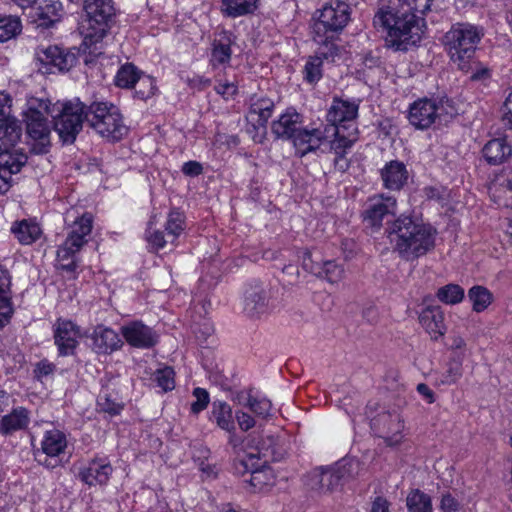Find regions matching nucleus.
Segmentation results:
<instances>
[{"label":"nucleus","instance_id":"nucleus-5","mask_svg":"<svg viewBox=\"0 0 512 512\" xmlns=\"http://www.w3.org/2000/svg\"><path fill=\"white\" fill-rule=\"evenodd\" d=\"M86 121L103 138L116 142L127 134V126L118 107L106 102H93L88 106Z\"/></svg>","mask_w":512,"mask_h":512},{"label":"nucleus","instance_id":"nucleus-54","mask_svg":"<svg viewBox=\"0 0 512 512\" xmlns=\"http://www.w3.org/2000/svg\"><path fill=\"white\" fill-rule=\"evenodd\" d=\"M61 10L60 2H53L51 4H46L44 7H40L39 16L43 20H48V22H43V24H52L59 18V11Z\"/></svg>","mask_w":512,"mask_h":512},{"label":"nucleus","instance_id":"nucleus-19","mask_svg":"<svg viewBox=\"0 0 512 512\" xmlns=\"http://www.w3.org/2000/svg\"><path fill=\"white\" fill-rule=\"evenodd\" d=\"M359 110V103L355 100L333 98V102L326 114L327 125L341 126L346 129L343 123L356 119Z\"/></svg>","mask_w":512,"mask_h":512},{"label":"nucleus","instance_id":"nucleus-33","mask_svg":"<svg viewBox=\"0 0 512 512\" xmlns=\"http://www.w3.org/2000/svg\"><path fill=\"white\" fill-rule=\"evenodd\" d=\"M100 409L110 415H118L124 408L118 392L111 389L109 384H103L97 400Z\"/></svg>","mask_w":512,"mask_h":512},{"label":"nucleus","instance_id":"nucleus-14","mask_svg":"<svg viewBox=\"0 0 512 512\" xmlns=\"http://www.w3.org/2000/svg\"><path fill=\"white\" fill-rule=\"evenodd\" d=\"M440 102L432 98H420L410 104L408 110L409 123L416 129L430 128L439 116Z\"/></svg>","mask_w":512,"mask_h":512},{"label":"nucleus","instance_id":"nucleus-43","mask_svg":"<svg viewBox=\"0 0 512 512\" xmlns=\"http://www.w3.org/2000/svg\"><path fill=\"white\" fill-rule=\"evenodd\" d=\"M133 88L135 89L134 97L142 101L150 99L157 92L155 79L145 73L137 80L136 86Z\"/></svg>","mask_w":512,"mask_h":512},{"label":"nucleus","instance_id":"nucleus-2","mask_svg":"<svg viewBox=\"0 0 512 512\" xmlns=\"http://www.w3.org/2000/svg\"><path fill=\"white\" fill-rule=\"evenodd\" d=\"M387 231L394 251L405 261H414L436 246V228L409 215H400Z\"/></svg>","mask_w":512,"mask_h":512},{"label":"nucleus","instance_id":"nucleus-21","mask_svg":"<svg viewBox=\"0 0 512 512\" xmlns=\"http://www.w3.org/2000/svg\"><path fill=\"white\" fill-rule=\"evenodd\" d=\"M235 43V36L232 32L227 30L220 31L212 42L210 65L215 69L220 66H227L230 64L232 49L231 46Z\"/></svg>","mask_w":512,"mask_h":512},{"label":"nucleus","instance_id":"nucleus-17","mask_svg":"<svg viewBox=\"0 0 512 512\" xmlns=\"http://www.w3.org/2000/svg\"><path fill=\"white\" fill-rule=\"evenodd\" d=\"M125 341L132 347L150 349L158 343V334L142 321H131L121 327Z\"/></svg>","mask_w":512,"mask_h":512},{"label":"nucleus","instance_id":"nucleus-58","mask_svg":"<svg viewBox=\"0 0 512 512\" xmlns=\"http://www.w3.org/2000/svg\"><path fill=\"white\" fill-rule=\"evenodd\" d=\"M11 277L7 269L0 265V298H10Z\"/></svg>","mask_w":512,"mask_h":512},{"label":"nucleus","instance_id":"nucleus-48","mask_svg":"<svg viewBox=\"0 0 512 512\" xmlns=\"http://www.w3.org/2000/svg\"><path fill=\"white\" fill-rule=\"evenodd\" d=\"M323 62L319 57L310 56L303 69V78L309 84H316L322 78Z\"/></svg>","mask_w":512,"mask_h":512},{"label":"nucleus","instance_id":"nucleus-29","mask_svg":"<svg viewBox=\"0 0 512 512\" xmlns=\"http://www.w3.org/2000/svg\"><path fill=\"white\" fill-rule=\"evenodd\" d=\"M31 414V411L25 407L13 408L10 413L1 418L0 433L11 435L16 431L26 430L31 422Z\"/></svg>","mask_w":512,"mask_h":512},{"label":"nucleus","instance_id":"nucleus-38","mask_svg":"<svg viewBox=\"0 0 512 512\" xmlns=\"http://www.w3.org/2000/svg\"><path fill=\"white\" fill-rule=\"evenodd\" d=\"M86 242L87 240L78 236L76 232H69L65 242L57 250V258L69 260Z\"/></svg>","mask_w":512,"mask_h":512},{"label":"nucleus","instance_id":"nucleus-1","mask_svg":"<svg viewBox=\"0 0 512 512\" xmlns=\"http://www.w3.org/2000/svg\"><path fill=\"white\" fill-rule=\"evenodd\" d=\"M433 0H398L395 8L382 7L374 15L373 24L386 32L385 43L394 51H408L421 41L425 22L423 15Z\"/></svg>","mask_w":512,"mask_h":512},{"label":"nucleus","instance_id":"nucleus-30","mask_svg":"<svg viewBox=\"0 0 512 512\" xmlns=\"http://www.w3.org/2000/svg\"><path fill=\"white\" fill-rule=\"evenodd\" d=\"M482 153L489 164L499 165L512 155V148L505 138H495L485 144Z\"/></svg>","mask_w":512,"mask_h":512},{"label":"nucleus","instance_id":"nucleus-26","mask_svg":"<svg viewBox=\"0 0 512 512\" xmlns=\"http://www.w3.org/2000/svg\"><path fill=\"white\" fill-rule=\"evenodd\" d=\"M321 131H325V138L321 139V144L330 140V148L335 154H346L349 149L352 148L354 143L357 141V129L354 128L353 132L344 135L341 133V128L334 125H325L321 128Z\"/></svg>","mask_w":512,"mask_h":512},{"label":"nucleus","instance_id":"nucleus-46","mask_svg":"<svg viewBox=\"0 0 512 512\" xmlns=\"http://www.w3.org/2000/svg\"><path fill=\"white\" fill-rule=\"evenodd\" d=\"M320 271L318 278L326 279L331 284L340 282L344 277V268L334 260L322 262Z\"/></svg>","mask_w":512,"mask_h":512},{"label":"nucleus","instance_id":"nucleus-42","mask_svg":"<svg viewBox=\"0 0 512 512\" xmlns=\"http://www.w3.org/2000/svg\"><path fill=\"white\" fill-rule=\"evenodd\" d=\"M185 227V217L183 213L172 210L167 218L165 224V231L167 238L170 239V243H173L177 237L183 232Z\"/></svg>","mask_w":512,"mask_h":512},{"label":"nucleus","instance_id":"nucleus-18","mask_svg":"<svg viewBox=\"0 0 512 512\" xmlns=\"http://www.w3.org/2000/svg\"><path fill=\"white\" fill-rule=\"evenodd\" d=\"M112 472L113 468L106 458H95L80 469L78 477L88 486L106 485Z\"/></svg>","mask_w":512,"mask_h":512},{"label":"nucleus","instance_id":"nucleus-25","mask_svg":"<svg viewBox=\"0 0 512 512\" xmlns=\"http://www.w3.org/2000/svg\"><path fill=\"white\" fill-rule=\"evenodd\" d=\"M41 447L43 454H45V460L42 461L40 457L43 455L38 454L36 456L37 461L47 467H54L53 464L47 463V457H56L65 451L67 447L66 435L58 429L48 430L44 433Z\"/></svg>","mask_w":512,"mask_h":512},{"label":"nucleus","instance_id":"nucleus-63","mask_svg":"<svg viewBox=\"0 0 512 512\" xmlns=\"http://www.w3.org/2000/svg\"><path fill=\"white\" fill-rule=\"evenodd\" d=\"M215 91L223 97L229 98L237 93V86L232 82L219 83L215 86Z\"/></svg>","mask_w":512,"mask_h":512},{"label":"nucleus","instance_id":"nucleus-35","mask_svg":"<svg viewBox=\"0 0 512 512\" xmlns=\"http://www.w3.org/2000/svg\"><path fill=\"white\" fill-rule=\"evenodd\" d=\"M143 73L133 63H125L118 69L114 83L119 88L132 89Z\"/></svg>","mask_w":512,"mask_h":512},{"label":"nucleus","instance_id":"nucleus-23","mask_svg":"<svg viewBox=\"0 0 512 512\" xmlns=\"http://www.w3.org/2000/svg\"><path fill=\"white\" fill-rule=\"evenodd\" d=\"M308 485L319 493L333 492L343 487L332 466L314 469L308 476Z\"/></svg>","mask_w":512,"mask_h":512},{"label":"nucleus","instance_id":"nucleus-8","mask_svg":"<svg viewBox=\"0 0 512 512\" xmlns=\"http://www.w3.org/2000/svg\"><path fill=\"white\" fill-rule=\"evenodd\" d=\"M350 6L343 1H335L317 10L313 17V40L321 42L327 40V35H336L342 31L350 20Z\"/></svg>","mask_w":512,"mask_h":512},{"label":"nucleus","instance_id":"nucleus-45","mask_svg":"<svg viewBox=\"0 0 512 512\" xmlns=\"http://www.w3.org/2000/svg\"><path fill=\"white\" fill-rule=\"evenodd\" d=\"M153 381L163 392L172 391L175 388V372L172 367L164 366L153 374Z\"/></svg>","mask_w":512,"mask_h":512},{"label":"nucleus","instance_id":"nucleus-53","mask_svg":"<svg viewBox=\"0 0 512 512\" xmlns=\"http://www.w3.org/2000/svg\"><path fill=\"white\" fill-rule=\"evenodd\" d=\"M92 230V216L90 214L82 215L77 221L74 222L70 232H76L78 236L86 239Z\"/></svg>","mask_w":512,"mask_h":512},{"label":"nucleus","instance_id":"nucleus-51","mask_svg":"<svg viewBox=\"0 0 512 512\" xmlns=\"http://www.w3.org/2000/svg\"><path fill=\"white\" fill-rule=\"evenodd\" d=\"M272 472L269 467L255 469L250 474L249 483L255 490H262L271 484Z\"/></svg>","mask_w":512,"mask_h":512},{"label":"nucleus","instance_id":"nucleus-61","mask_svg":"<svg viewBox=\"0 0 512 512\" xmlns=\"http://www.w3.org/2000/svg\"><path fill=\"white\" fill-rule=\"evenodd\" d=\"M236 420L241 430L248 431L255 425L254 418L248 413L238 411L236 412Z\"/></svg>","mask_w":512,"mask_h":512},{"label":"nucleus","instance_id":"nucleus-16","mask_svg":"<svg viewBox=\"0 0 512 512\" xmlns=\"http://www.w3.org/2000/svg\"><path fill=\"white\" fill-rule=\"evenodd\" d=\"M80 338L79 326L70 320H57L54 325V340L60 356L73 355Z\"/></svg>","mask_w":512,"mask_h":512},{"label":"nucleus","instance_id":"nucleus-60","mask_svg":"<svg viewBox=\"0 0 512 512\" xmlns=\"http://www.w3.org/2000/svg\"><path fill=\"white\" fill-rule=\"evenodd\" d=\"M54 370V364L50 363L48 360H41L36 364L34 374L36 378L41 379L43 377L53 374Z\"/></svg>","mask_w":512,"mask_h":512},{"label":"nucleus","instance_id":"nucleus-9","mask_svg":"<svg viewBox=\"0 0 512 512\" xmlns=\"http://www.w3.org/2000/svg\"><path fill=\"white\" fill-rule=\"evenodd\" d=\"M88 106L80 101H68L61 105L57 115L53 116V128L63 144H73L86 120Z\"/></svg>","mask_w":512,"mask_h":512},{"label":"nucleus","instance_id":"nucleus-57","mask_svg":"<svg viewBox=\"0 0 512 512\" xmlns=\"http://www.w3.org/2000/svg\"><path fill=\"white\" fill-rule=\"evenodd\" d=\"M13 314L11 298H0V328L4 327Z\"/></svg>","mask_w":512,"mask_h":512},{"label":"nucleus","instance_id":"nucleus-13","mask_svg":"<svg viewBox=\"0 0 512 512\" xmlns=\"http://www.w3.org/2000/svg\"><path fill=\"white\" fill-rule=\"evenodd\" d=\"M372 426L387 446L396 447L402 442L404 422L398 411L380 413L372 420Z\"/></svg>","mask_w":512,"mask_h":512},{"label":"nucleus","instance_id":"nucleus-7","mask_svg":"<svg viewBox=\"0 0 512 512\" xmlns=\"http://www.w3.org/2000/svg\"><path fill=\"white\" fill-rule=\"evenodd\" d=\"M55 110L56 106L51 107L49 100L38 98L28 100L27 109L24 112L26 132L37 142L39 153H46L50 146L51 128L47 116L52 115Z\"/></svg>","mask_w":512,"mask_h":512},{"label":"nucleus","instance_id":"nucleus-12","mask_svg":"<svg viewBox=\"0 0 512 512\" xmlns=\"http://www.w3.org/2000/svg\"><path fill=\"white\" fill-rule=\"evenodd\" d=\"M397 209L395 197L386 194H377L369 197L362 211L363 222L376 230L382 226L383 219L394 215Z\"/></svg>","mask_w":512,"mask_h":512},{"label":"nucleus","instance_id":"nucleus-55","mask_svg":"<svg viewBox=\"0 0 512 512\" xmlns=\"http://www.w3.org/2000/svg\"><path fill=\"white\" fill-rule=\"evenodd\" d=\"M321 265H322L321 262H317V261L313 260L312 254L310 251L305 250L303 252L302 267L305 271L318 277L321 274V271H320Z\"/></svg>","mask_w":512,"mask_h":512},{"label":"nucleus","instance_id":"nucleus-62","mask_svg":"<svg viewBox=\"0 0 512 512\" xmlns=\"http://www.w3.org/2000/svg\"><path fill=\"white\" fill-rule=\"evenodd\" d=\"M182 172L186 176L195 177L203 172V167L201 163L191 160L183 164Z\"/></svg>","mask_w":512,"mask_h":512},{"label":"nucleus","instance_id":"nucleus-52","mask_svg":"<svg viewBox=\"0 0 512 512\" xmlns=\"http://www.w3.org/2000/svg\"><path fill=\"white\" fill-rule=\"evenodd\" d=\"M193 396L196 400L191 403V412L198 414L207 408L210 401L209 393L206 389L197 387L193 390Z\"/></svg>","mask_w":512,"mask_h":512},{"label":"nucleus","instance_id":"nucleus-27","mask_svg":"<svg viewBox=\"0 0 512 512\" xmlns=\"http://www.w3.org/2000/svg\"><path fill=\"white\" fill-rule=\"evenodd\" d=\"M383 186L392 191L403 188L408 179V171L403 162L392 160L385 164L380 171Z\"/></svg>","mask_w":512,"mask_h":512},{"label":"nucleus","instance_id":"nucleus-39","mask_svg":"<svg viewBox=\"0 0 512 512\" xmlns=\"http://www.w3.org/2000/svg\"><path fill=\"white\" fill-rule=\"evenodd\" d=\"M406 501L409 512H432L431 497L418 489L411 491Z\"/></svg>","mask_w":512,"mask_h":512},{"label":"nucleus","instance_id":"nucleus-36","mask_svg":"<svg viewBox=\"0 0 512 512\" xmlns=\"http://www.w3.org/2000/svg\"><path fill=\"white\" fill-rule=\"evenodd\" d=\"M212 415L221 429L227 432L235 430L232 409L226 402H214Z\"/></svg>","mask_w":512,"mask_h":512},{"label":"nucleus","instance_id":"nucleus-6","mask_svg":"<svg viewBox=\"0 0 512 512\" xmlns=\"http://www.w3.org/2000/svg\"><path fill=\"white\" fill-rule=\"evenodd\" d=\"M481 35L477 28L467 23H458L445 34L444 44L451 60L464 69L474 56Z\"/></svg>","mask_w":512,"mask_h":512},{"label":"nucleus","instance_id":"nucleus-10","mask_svg":"<svg viewBox=\"0 0 512 512\" xmlns=\"http://www.w3.org/2000/svg\"><path fill=\"white\" fill-rule=\"evenodd\" d=\"M277 308L271 289L260 281L249 283L244 292L243 311L251 319H259Z\"/></svg>","mask_w":512,"mask_h":512},{"label":"nucleus","instance_id":"nucleus-4","mask_svg":"<svg viewBox=\"0 0 512 512\" xmlns=\"http://www.w3.org/2000/svg\"><path fill=\"white\" fill-rule=\"evenodd\" d=\"M303 116L294 108H287L277 120L271 123V132L276 139L290 140L301 157L316 151L325 138L321 128H302Z\"/></svg>","mask_w":512,"mask_h":512},{"label":"nucleus","instance_id":"nucleus-44","mask_svg":"<svg viewBox=\"0 0 512 512\" xmlns=\"http://www.w3.org/2000/svg\"><path fill=\"white\" fill-rule=\"evenodd\" d=\"M462 374V360L453 357L448 361L447 367L441 375L440 383L443 385H452L462 377Z\"/></svg>","mask_w":512,"mask_h":512},{"label":"nucleus","instance_id":"nucleus-47","mask_svg":"<svg viewBox=\"0 0 512 512\" xmlns=\"http://www.w3.org/2000/svg\"><path fill=\"white\" fill-rule=\"evenodd\" d=\"M335 35H327V40L316 42L319 47L315 52V57H319L322 62L324 60L333 62L339 54V48L335 44Z\"/></svg>","mask_w":512,"mask_h":512},{"label":"nucleus","instance_id":"nucleus-37","mask_svg":"<svg viewBox=\"0 0 512 512\" xmlns=\"http://www.w3.org/2000/svg\"><path fill=\"white\" fill-rule=\"evenodd\" d=\"M256 0H222L223 11L227 16L239 17L252 13Z\"/></svg>","mask_w":512,"mask_h":512},{"label":"nucleus","instance_id":"nucleus-49","mask_svg":"<svg viewBox=\"0 0 512 512\" xmlns=\"http://www.w3.org/2000/svg\"><path fill=\"white\" fill-rule=\"evenodd\" d=\"M21 31V22L18 17L8 16L0 18V42H5Z\"/></svg>","mask_w":512,"mask_h":512},{"label":"nucleus","instance_id":"nucleus-50","mask_svg":"<svg viewBox=\"0 0 512 512\" xmlns=\"http://www.w3.org/2000/svg\"><path fill=\"white\" fill-rule=\"evenodd\" d=\"M245 405L257 416L267 418L271 414L272 403L267 398H258L249 394Z\"/></svg>","mask_w":512,"mask_h":512},{"label":"nucleus","instance_id":"nucleus-22","mask_svg":"<svg viewBox=\"0 0 512 512\" xmlns=\"http://www.w3.org/2000/svg\"><path fill=\"white\" fill-rule=\"evenodd\" d=\"M249 103L248 118L250 121L254 126L266 127L275 108L274 100L262 94H253Z\"/></svg>","mask_w":512,"mask_h":512},{"label":"nucleus","instance_id":"nucleus-32","mask_svg":"<svg viewBox=\"0 0 512 512\" xmlns=\"http://www.w3.org/2000/svg\"><path fill=\"white\" fill-rule=\"evenodd\" d=\"M11 232L22 245H30L39 239L41 228L36 222L23 219L12 225Z\"/></svg>","mask_w":512,"mask_h":512},{"label":"nucleus","instance_id":"nucleus-20","mask_svg":"<svg viewBox=\"0 0 512 512\" xmlns=\"http://www.w3.org/2000/svg\"><path fill=\"white\" fill-rule=\"evenodd\" d=\"M489 193L499 206L512 207V166L504 167L495 176Z\"/></svg>","mask_w":512,"mask_h":512},{"label":"nucleus","instance_id":"nucleus-24","mask_svg":"<svg viewBox=\"0 0 512 512\" xmlns=\"http://www.w3.org/2000/svg\"><path fill=\"white\" fill-rule=\"evenodd\" d=\"M419 322L433 340H438L446 333L444 313L440 306L424 308L419 315Z\"/></svg>","mask_w":512,"mask_h":512},{"label":"nucleus","instance_id":"nucleus-3","mask_svg":"<svg viewBox=\"0 0 512 512\" xmlns=\"http://www.w3.org/2000/svg\"><path fill=\"white\" fill-rule=\"evenodd\" d=\"M84 17L80 26L83 45L90 54H101L97 47L116 23L117 10L113 0H84Z\"/></svg>","mask_w":512,"mask_h":512},{"label":"nucleus","instance_id":"nucleus-64","mask_svg":"<svg viewBox=\"0 0 512 512\" xmlns=\"http://www.w3.org/2000/svg\"><path fill=\"white\" fill-rule=\"evenodd\" d=\"M390 503L384 497L378 496L372 502L370 512H389Z\"/></svg>","mask_w":512,"mask_h":512},{"label":"nucleus","instance_id":"nucleus-40","mask_svg":"<svg viewBox=\"0 0 512 512\" xmlns=\"http://www.w3.org/2000/svg\"><path fill=\"white\" fill-rule=\"evenodd\" d=\"M464 289L458 284H447L438 289L436 296L439 301L448 305L460 303L464 298Z\"/></svg>","mask_w":512,"mask_h":512},{"label":"nucleus","instance_id":"nucleus-41","mask_svg":"<svg viewBox=\"0 0 512 512\" xmlns=\"http://www.w3.org/2000/svg\"><path fill=\"white\" fill-rule=\"evenodd\" d=\"M468 297L476 312L484 311L492 301V294L483 286H473L468 292Z\"/></svg>","mask_w":512,"mask_h":512},{"label":"nucleus","instance_id":"nucleus-59","mask_svg":"<svg viewBox=\"0 0 512 512\" xmlns=\"http://www.w3.org/2000/svg\"><path fill=\"white\" fill-rule=\"evenodd\" d=\"M440 508L443 512H459L460 504L451 494H445L442 496Z\"/></svg>","mask_w":512,"mask_h":512},{"label":"nucleus","instance_id":"nucleus-56","mask_svg":"<svg viewBox=\"0 0 512 512\" xmlns=\"http://www.w3.org/2000/svg\"><path fill=\"white\" fill-rule=\"evenodd\" d=\"M147 240L148 242L156 249H162L165 245L170 242V239L167 238L166 233L160 230H154L151 232V228L147 231Z\"/></svg>","mask_w":512,"mask_h":512},{"label":"nucleus","instance_id":"nucleus-34","mask_svg":"<svg viewBox=\"0 0 512 512\" xmlns=\"http://www.w3.org/2000/svg\"><path fill=\"white\" fill-rule=\"evenodd\" d=\"M332 467L339 477L342 486L356 479L362 470L360 461L355 458H343L332 465Z\"/></svg>","mask_w":512,"mask_h":512},{"label":"nucleus","instance_id":"nucleus-11","mask_svg":"<svg viewBox=\"0 0 512 512\" xmlns=\"http://www.w3.org/2000/svg\"><path fill=\"white\" fill-rule=\"evenodd\" d=\"M35 58L40 63L43 73L54 70L69 71L77 63L76 54L56 45L40 46L35 51Z\"/></svg>","mask_w":512,"mask_h":512},{"label":"nucleus","instance_id":"nucleus-31","mask_svg":"<svg viewBox=\"0 0 512 512\" xmlns=\"http://www.w3.org/2000/svg\"><path fill=\"white\" fill-rule=\"evenodd\" d=\"M22 136L21 122L14 116L0 119V142L2 146L15 147Z\"/></svg>","mask_w":512,"mask_h":512},{"label":"nucleus","instance_id":"nucleus-28","mask_svg":"<svg viewBox=\"0 0 512 512\" xmlns=\"http://www.w3.org/2000/svg\"><path fill=\"white\" fill-rule=\"evenodd\" d=\"M92 341L94 350L103 354L112 353L123 345L122 339L116 331L102 325L94 329Z\"/></svg>","mask_w":512,"mask_h":512},{"label":"nucleus","instance_id":"nucleus-15","mask_svg":"<svg viewBox=\"0 0 512 512\" xmlns=\"http://www.w3.org/2000/svg\"><path fill=\"white\" fill-rule=\"evenodd\" d=\"M12 148L0 145V194L10 189L11 175L20 172L27 162L26 154Z\"/></svg>","mask_w":512,"mask_h":512}]
</instances>
